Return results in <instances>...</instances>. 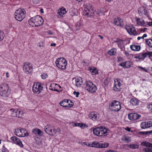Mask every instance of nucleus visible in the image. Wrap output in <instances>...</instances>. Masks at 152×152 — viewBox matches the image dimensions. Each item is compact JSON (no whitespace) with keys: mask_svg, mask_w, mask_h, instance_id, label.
<instances>
[{"mask_svg":"<svg viewBox=\"0 0 152 152\" xmlns=\"http://www.w3.org/2000/svg\"><path fill=\"white\" fill-rule=\"evenodd\" d=\"M93 132L97 136H105L110 132V131L104 126H100L94 129Z\"/></svg>","mask_w":152,"mask_h":152,"instance_id":"f257e3e1","label":"nucleus"},{"mask_svg":"<svg viewBox=\"0 0 152 152\" xmlns=\"http://www.w3.org/2000/svg\"><path fill=\"white\" fill-rule=\"evenodd\" d=\"M43 22V19L39 15L31 18L28 20L29 25L32 27L39 26L42 25Z\"/></svg>","mask_w":152,"mask_h":152,"instance_id":"f03ea898","label":"nucleus"},{"mask_svg":"<svg viewBox=\"0 0 152 152\" xmlns=\"http://www.w3.org/2000/svg\"><path fill=\"white\" fill-rule=\"evenodd\" d=\"M26 13V11L24 9L19 8L15 12V18L16 20L21 21L25 18Z\"/></svg>","mask_w":152,"mask_h":152,"instance_id":"7ed1b4c3","label":"nucleus"},{"mask_svg":"<svg viewBox=\"0 0 152 152\" xmlns=\"http://www.w3.org/2000/svg\"><path fill=\"white\" fill-rule=\"evenodd\" d=\"M55 63L56 66L61 69L65 70L66 68L67 61L63 57L58 58L55 61Z\"/></svg>","mask_w":152,"mask_h":152,"instance_id":"20e7f679","label":"nucleus"},{"mask_svg":"<svg viewBox=\"0 0 152 152\" xmlns=\"http://www.w3.org/2000/svg\"><path fill=\"white\" fill-rule=\"evenodd\" d=\"M121 108L120 103L116 100L112 101L109 105L110 109L113 111L118 112L120 110Z\"/></svg>","mask_w":152,"mask_h":152,"instance_id":"39448f33","label":"nucleus"},{"mask_svg":"<svg viewBox=\"0 0 152 152\" xmlns=\"http://www.w3.org/2000/svg\"><path fill=\"white\" fill-rule=\"evenodd\" d=\"M95 12L92 7L90 5L88 4L85 7L83 15L87 17H90L94 15Z\"/></svg>","mask_w":152,"mask_h":152,"instance_id":"423d86ee","label":"nucleus"},{"mask_svg":"<svg viewBox=\"0 0 152 152\" xmlns=\"http://www.w3.org/2000/svg\"><path fill=\"white\" fill-rule=\"evenodd\" d=\"M86 90L91 94L96 92L97 88L96 86L90 81H87L86 83Z\"/></svg>","mask_w":152,"mask_h":152,"instance_id":"0eeeda50","label":"nucleus"},{"mask_svg":"<svg viewBox=\"0 0 152 152\" xmlns=\"http://www.w3.org/2000/svg\"><path fill=\"white\" fill-rule=\"evenodd\" d=\"M44 130L46 133L51 136L54 135L56 133L55 127L51 125H47L45 126Z\"/></svg>","mask_w":152,"mask_h":152,"instance_id":"6e6552de","label":"nucleus"},{"mask_svg":"<svg viewBox=\"0 0 152 152\" xmlns=\"http://www.w3.org/2000/svg\"><path fill=\"white\" fill-rule=\"evenodd\" d=\"M14 132L15 135L19 137H24L28 135L27 131L23 129H15L14 130Z\"/></svg>","mask_w":152,"mask_h":152,"instance_id":"1a4fd4ad","label":"nucleus"},{"mask_svg":"<svg viewBox=\"0 0 152 152\" xmlns=\"http://www.w3.org/2000/svg\"><path fill=\"white\" fill-rule=\"evenodd\" d=\"M43 87L40 83L35 82L32 87L33 92L36 94H39L43 89Z\"/></svg>","mask_w":152,"mask_h":152,"instance_id":"9d476101","label":"nucleus"},{"mask_svg":"<svg viewBox=\"0 0 152 152\" xmlns=\"http://www.w3.org/2000/svg\"><path fill=\"white\" fill-rule=\"evenodd\" d=\"M138 13L140 16L143 18L149 17L148 12L145 7H142L138 8Z\"/></svg>","mask_w":152,"mask_h":152,"instance_id":"9b49d317","label":"nucleus"},{"mask_svg":"<svg viewBox=\"0 0 152 152\" xmlns=\"http://www.w3.org/2000/svg\"><path fill=\"white\" fill-rule=\"evenodd\" d=\"M122 82L119 79H116L114 80L113 90L115 91H119L121 89Z\"/></svg>","mask_w":152,"mask_h":152,"instance_id":"f8f14e48","label":"nucleus"},{"mask_svg":"<svg viewBox=\"0 0 152 152\" xmlns=\"http://www.w3.org/2000/svg\"><path fill=\"white\" fill-rule=\"evenodd\" d=\"M23 70L24 72L26 74H30L33 70L32 65L29 63H25L23 66Z\"/></svg>","mask_w":152,"mask_h":152,"instance_id":"ddd939ff","label":"nucleus"},{"mask_svg":"<svg viewBox=\"0 0 152 152\" xmlns=\"http://www.w3.org/2000/svg\"><path fill=\"white\" fill-rule=\"evenodd\" d=\"M60 105L64 107H72L73 105V103L70 100L65 99L61 101L60 103Z\"/></svg>","mask_w":152,"mask_h":152,"instance_id":"4468645a","label":"nucleus"},{"mask_svg":"<svg viewBox=\"0 0 152 152\" xmlns=\"http://www.w3.org/2000/svg\"><path fill=\"white\" fill-rule=\"evenodd\" d=\"M9 112L11 113V115L14 117H20V115H22L23 112L18 110L17 109H12L9 110Z\"/></svg>","mask_w":152,"mask_h":152,"instance_id":"2eb2a0df","label":"nucleus"},{"mask_svg":"<svg viewBox=\"0 0 152 152\" xmlns=\"http://www.w3.org/2000/svg\"><path fill=\"white\" fill-rule=\"evenodd\" d=\"M125 28L127 31L130 34L135 35L137 34L136 31L132 25H126L125 26Z\"/></svg>","mask_w":152,"mask_h":152,"instance_id":"dca6fc26","label":"nucleus"},{"mask_svg":"<svg viewBox=\"0 0 152 152\" xmlns=\"http://www.w3.org/2000/svg\"><path fill=\"white\" fill-rule=\"evenodd\" d=\"M8 89V85L7 83H1L0 85V95L5 94Z\"/></svg>","mask_w":152,"mask_h":152,"instance_id":"f3484780","label":"nucleus"},{"mask_svg":"<svg viewBox=\"0 0 152 152\" xmlns=\"http://www.w3.org/2000/svg\"><path fill=\"white\" fill-rule=\"evenodd\" d=\"M141 144L146 147L143 149V151L145 152H152V144L147 142H142Z\"/></svg>","mask_w":152,"mask_h":152,"instance_id":"a211bd4d","label":"nucleus"},{"mask_svg":"<svg viewBox=\"0 0 152 152\" xmlns=\"http://www.w3.org/2000/svg\"><path fill=\"white\" fill-rule=\"evenodd\" d=\"M141 117L140 115L134 113H130L128 115V118L132 121H136Z\"/></svg>","mask_w":152,"mask_h":152,"instance_id":"6ab92c4d","label":"nucleus"},{"mask_svg":"<svg viewBox=\"0 0 152 152\" xmlns=\"http://www.w3.org/2000/svg\"><path fill=\"white\" fill-rule=\"evenodd\" d=\"M89 118L94 121H98L99 119V114L95 112H91L89 115Z\"/></svg>","mask_w":152,"mask_h":152,"instance_id":"aec40b11","label":"nucleus"},{"mask_svg":"<svg viewBox=\"0 0 152 152\" xmlns=\"http://www.w3.org/2000/svg\"><path fill=\"white\" fill-rule=\"evenodd\" d=\"M67 12L66 9L64 7L59 8L57 10V15L58 18H60L63 16Z\"/></svg>","mask_w":152,"mask_h":152,"instance_id":"412c9836","label":"nucleus"},{"mask_svg":"<svg viewBox=\"0 0 152 152\" xmlns=\"http://www.w3.org/2000/svg\"><path fill=\"white\" fill-rule=\"evenodd\" d=\"M135 20L137 26H146V23H145V22L144 20L137 17L135 18Z\"/></svg>","mask_w":152,"mask_h":152,"instance_id":"4be33fe9","label":"nucleus"},{"mask_svg":"<svg viewBox=\"0 0 152 152\" xmlns=\"http://www.w3.org/2000/svg\"><path fill=\"white\" fill-rule=\"evenodd\" d=\"M73 84L77 87L80 86L83 84L82 78L80 77H76L73 79Z\"/></svg>","mask_w":152,"mask_h":152,"instance_id":"5701e85b","label":"nucleus"},{"mask_svg":"<svg viewBox=\"0 0 152 152\" xmlns=\"http://www.w3.org/2000/svg\"><path fill=\"white\" fill-rule=\"evenodd\" d=\"M11 140L13 141L15 144H16L21 147H23V144L22 142L17 137L15 136L11 137L10 138Z\"/></svg>","mask_w":152,"mask_h":152,"instance_id":"b1692460","label":"nucleus"},{"mask_svg":"<svg viewBox=\"0 0 152 152\" xmlns=\"http://www.w3.org/2000/svg\"><path fill=\"white\" fill-rule=\"evenodd\" d=\"M152 126V123L150 121H144L141 123L140 126L142 129H145Z\"/></svg>","mask_w":152,"mask_h":152,"instance_id":"393cba45","label":"nucleus"},{"mask_svg":"<svg viewBox=\"0 0 152 152\" xmlns=\"http://www.w3.org/2000/svg\"><path fill=\"white\" fill-rule=\"evenodd\" d=\"M61 87L59 85L54 83H51L49 87V89L51 90L58 91Z\"/></svg>","mask_w":152,"mask_h":152,"instance_id":"a878e982","label":"nucleus"},{"mask_svg":"<svg viewBox=\"0 0 152 152\" xmlns=\"http://www.w3.org/2000/svg\"><path fill=\"white\" fill-rule=\"evenodd\" d=\"M114 23L115 25L122 27L124 26V23L123 20L119 18H115L114 20Z\"/></svg>","mask_w":152,"mask_h":152,"instance_id":"bb28decb","label":"nucleus"},{"mask_svg":"<svg viewBox=\"0 0 152 152\" xmlns=\"http://www.w3.org/2000/svg\"><path fill=\"white\" fill-rule=\"evenodd\" d=\"M132 65V63L130 61H126L121 63L119 64V65L124 68H130Z\"/></svg>","mask_w":152,"mask_h":152,"instance_id":"cd10ccee","label":"nucleus"},{"mask_svg":"<svg viewBox=\"0 0 152 152\" xmlns=\"http://www.w3.org/2000/svg\"><path fill=\"white\" fill-rule=\"evenodd\" d=\"M117 42H118V47L121 49V50H124V41L121 39H118L117 40Z\"/></svg>","mask_w":152,"mask_h":152,"instance_id":"c85d7f7f","label":"nucleus"},{"mask_svg":"<svg viewBox=\"0 0 152 152\" xmlns=\"http://www.w3.org/2000/svg\"><path fill=\"white\" fill-rule=\"evenodd\" d=\"M32 132L36 135L42 136L43 134V132L40 129L37 128L33 129Z\"/></svg>","mask_w":152,"mask_h":152,"instance_id":"c756f323","label":"nucleus"},{"mask_svg":"<svg viewBox=\"0 0 152 152\" xmlns=\"http://www.w3.org/2000/svg\"><path fill=\"white\" fill-rule=\"evenodd\" d=\"M134 58H135L138 59L139 60H143L145 58L144 53L139 54L135 56Z\"/></svg>","mask_w":152,"mask_h":152,"instance_id":"7c9ffc66","label":"nucleus"},{"mask_svg":"<svg viewBox=\"0 0 152 152\" xmlns=\"http://www.w3.org/2000/svg\"><path fill=\"white\" fill-rule=\"evenodd\" d=\"M88 69L93 75H95L98 73V70L96 67H89Z\"/></svg>","mask_w":152,"mask_h":152,"instance_id":"2f4dec72","label":"nucleus"},{"mask_svg":"<svg viewBox=\"0 0 152 152\" xmlns=\"http://www.w3.org/2000/svg\"><path fill=\"white\" fill-rule=\"evenodd\" d=\"M100 145V143L94 141L92 142V143H90V145H89V147L100 148L101 147Z\"/></svg>","mask_w":152,"mask_h":152,"instance_id":"473e14b6","label":"nucleus"},{"mask_svg":"<svg viewBox=\"0 0 152 152\" xmlns=\"http://www.w3.org/2000/svg\"><path fill=\"white\" fill-rule=\"evenodd\" d=\"M130 48L132 50L134 51H139L140 49V46L136 45H130Z\"/></svg>","mask_w":152,"mask_h":152,"instance_id":"72a5a7b5","label":"nucleus"},{"mask_svg":"<svg viewBox=\"0 0 152 152\" xmlns=\"http://www.w3.org/2000/svg\"><path fill=\"white\" fill-rule=\"evenodd\" d=\"M121 140L125 143H129L131 141V138L126 136H124L121 138Z\"/></svg>","mask_w":152,"mask_h":152,"instance_id":"f704fd0d","label":"nucleus"},{"mask_svg":"<svg viewBox=\"0 0 152 152\" xmlns=\"http://www.w3.org/2000/svg\"><path fill=\"white\" fill-rule=\"evenodd\" d=\"M130 103L133 105H138L139 104L138 99L136 98H132L130 100Z\"/></svg>","mask_w":152,"mask_h":152,"instance_id":"c9c22d12","label":"nucleus"},{"mask_svg":"<svg viewBox=\"0 0 152 152\" xmlns=\"http://www.w3.org/2000/svg\"><path fill=\"white\" fill-rule=\"evenodd\" d=\"M117 50L115 48H112L108 51V54L110 56L114 55L116 54Z\"/></svg>","mask_w":152,"mask_h":152,"instance_id":"e433bc0d","label":"nucleus"},{"mask_svg":"<svg viewBox=\"0 0 152 152\" xmlns=\"http://www.w3.org/2000/svg\"><path fill=\"white\" fill-rule=\"evenodd\" d=\"M106 12L105 9L102 8L99 10H98L96 13L99 15L100 16L104 14V13Z\"/></svg>","mask_w":152,"mask_h":152,"instance_id":"4c0bfd02","label":"nucleus"},{"mask_svg":"<svg viewBox=\"0 0 152 152\" xmlns=\"http://www.w3.org/2000/svg\"><path fill=\"white\" fill-rule=\"evenodd\" d=\"M77 10L74 8H71L69 11L70 15L72 16H73L76 15Z\"/></svg>","mask_w":152,"mask_h":152,"instance_id":"58836bf2","label":"nucleus"},{"mask_svg":"<svg viewBox=\"0 0 152 152\" xmlns=\"http://www.w3.org/2000/svg\"><path fill=\"white\" fill-rule=\"evenodd\" d=\"M82 27V23L80 21L77 22L76 25V28L77 30H79Z\"/></svg>","mask_w":152,"mask_h":152,"instance_id":"ea45409f","label":"nucleus"},{"mask_svg":"<svg viewBox=\"0 0 152 152\" xmlns=\"http://www.w3.org/2000/svg\"><path fill=\"white\" fill-rule=\"evenodd\" d=\"M145 58L148 57L150 58L152 57V51H147L144 53Z\"/></svg>","mask_w":152,"mask_h":152,"instance_id":"a19ab883","label":"nucleus"},{"mask_svg":"<svg viewBox=\"0 0 152 152\" xmlns=\"http://www.w3.org/2000/svg\"><path fill=\"white\" fill-rule=\"evenodd\" d=\"M146 42L149 47L152 48V39H147L146 40Z\"/></svg>","mask_w":152,"mask_h":152,"instance_id":"79ce46f5","label":"nucleus"},{"mask_svg":"<svg viewBox=\"0 0 152 152\" xmlns=\"http://www.w3.org/2000/svg\"><path fill=\"white\" fill-rule=\"evenodd\" d=\"M138 145H137L132 144L129 145V147L132 149L138 148Z\"/></svg>","mask_w":152,"mask_h":152,"instance_id":"37998d69","label":"nucleus"},{"mask_svg":"<svg viewBox=\"0 0 152 152\" xmlns=\"http://www.w3.org/2000/svg\"><path fill=\"white\" fill-rule=\"evenodd\" d=\"M138 69L142 71H144L145 72H148V70H147L145 67H143L141 66H138Z\"/></svg>","mask_w":152,"mask_h":152,"instance_id":"c03bdc74","label":"nucleus"},{"mask_svg":"<svg viewBox=\"0 0 152 152\" xmlns=\"http://www.w3.org/2000/svg\"><path fill=\"white\" fill-rule=\"evenodd\" d=\"M88 127V125L83 123H81L80 127L81 129H83L85 128H87Z\"/></svg>","mask_w":152,"mask_h":152,"instance_id":"a18cd8bd","label":"nucleus"},{"mask_svg":"<svg viewBox=\"0 0 152 152\" xmlns=\"http://www.w3.org/2000/svg\"><path fill=\"white\" fill-rule=\"evenodd\" d=\"M147 107L149 111L152 112V103L148 104Z\"/></svg>","mask_w":152,"mask_h":152,"instance_id":"49530a36","label":"nucleus"},{"mask_svg":"<svg viewBox=\"0 0 152 152\" xmlns=\"http://www.w3.org/2000/svg\"><path fill=\"white\" fill-rule=\"evenodd\" d=\"M101 147L100 148H106L108 147L109 145L107 143H104V144H102L100 143V145Z\"/></svg>","mask_w":152,"mask_h":152,"instance_id":"de8ad7c7","label":"nucleus"},{"mask_svg":"<svg viewBox=\"0 0 152 152\" xmlns=\"http://www.w3.org/2000/svg\"><path fill=\"white\" fill-rule=\"evenodd\" d=\"M4 34L3 32L0 31V41L3 39Z\"/></svg>","mask_w":152,"mask_h":152,"instance_id":"09e8293b","label":"nucleus"},{"mask_svg":"<svg viewBox=\"0 0 152 152\" xmlns=\"http://www.w3.org/2000/svg\"><path fill=\"white\" fill-rule=\"evenodd\" d=\"M41 76L42 79H45L47 77L48 75L46 74L43 73L41 75Z\"/></svg>","mask_w":152,"mask_h":152,"instance_id":"8fccbe9b","label":"nucleus"},{"mask_svg":"<svg viewBox=\"0 0 152 152\" xmlns=\"http://www.w3.org/2000/svg\"><path fill=\"white\" fill-rule=\"evenodd\" d=\"M41 1V0H33V1L34 4H39Z\"/></svg>","mask_w":152,"mask_h":152,"instance_id":"3c124183","label":"nucleus"},{"mask_svg":"<svg viewBox=\"0 0 152 152\" xmlns=\"http://www.w3.org/2000/svg\"><path fill=\"white\" fill-rule=\"evenodd\" d=\"M145 23H146V26L147 27L148 26H152V22H145Z\"/></svg>","mask_w":152,"mask_h":152,"instance_id":"603ef678","label":"nucleus"},{"mask_svg":"<svg viewBox=\"0 0 152 152\" xmlns=\"http://www.w3.org/2000/svg\"><path fill=\"white\" fill-rule=\"evenodd\" d=\"M80 123H74L73 125V126H79L80 127Z\"/></svg>","mask_w":152,"mask_h":152,"instance_id":"864d4df0","label":"nucleus"},{"mask_svg":"<svg viewBox=\"0 0 152 152\" xmlns=\"http://www.w3.org/2000/svg\"><path fill=\"white\" fill-rule=\"evenodd\" d=\"M2 151L3 152H7L8 150L6 148H5L3 146L2 149Z\"/></svg>","mask_w":152,"mask_h":152,"instance_id":"5fc2aeb1","label":"nucleus"},{"mask_svg":"<svg viewBox=\"0 0 152 152\" xmlns=\"http://www.w3.org/2000/svg\"><path fill=\"white\" fill-rule=\"evenodd\" d=\"M142 133L143 134H144V133H145V134H152V130H151L149 131L146 132H142Z\"/></svg>","mask_w":152,"mask_h":152,"instance_id":"6e6d98bb","label":"nucleus"},{"mask_svg":"<svg viewBox=\"0 0 152 152\" xmlns=\"http://www.w3.org/2000/svg\"><path fill=\"white\" fill-rule=\"evenodd\" d=\"M83 145H85L89 147V145H90V143H89L86 142H83L82 144Z\"/></svg>","mask_w":152,"mask_h":152,"instance_id":"4d7b16f0","label":"nucleus"},{"mask_svg":"<svg viewBox=\"0 0 152 152\" xmlns=\"http://www.w3.org/2000/svg\"><path fill=\"white\" fill-rule=\"evenodd\" d=\"M73 94L74 95H79L80 94V93L79 92H76V91H74L73 92Z\"/></svg>","mask_w":152,"mask_h":152,"instance_id":"13d9d810","label":"nucleus"},{"mask_svg":"<svg viewBox=\"0 0 152 152\" xmlns=\"http://www.w3.org/2000/svg\"><path fill=\"white\" fill-rule=\"evenodd\" d=\"M47 33V34L49 35H53V33L50 31H48Z\"/></svg>","mask_w":152,"mask_h":152,"instance_id":"bf43d9fd","label":"nucleus"},{"mask_svg":"<svg viewBox=\"0 0 152 152\" xmlns=\"http://www.w3.org/2000/svg\"><path fill=\"white\" fill-rule=\"evenodd\" d=\"M124 53L126 56H128L129 55V53L126 51H124Z\"/></svg>","mask_w":152,"mask_h":152,"instance_id":"052dcab7","label":"nucleus"},{"mask_svg":"<svg viewBox=\"0 0 152 152\" xmlns=\"http://www.w3.org/2000/svg\"><path fill=\"white\" fill-rule=\"evenodd\" d=\"M6 77L7 78L10 77V75L9 72H7L6 74Z\"/></svg>","mask_w":152,"mask_h":152,"instance_id":"680f3d73","label":"nucleus"},{"mask_svg":"<svg viewBox=\"0 0 152 152\" xmlns=\"http://www.w3.org/2000/svg\"><path fill=\"white\" fill-rule=\"evenodd\" d=\"M125 129L128 131V132L131 131V129L128 127L125 128Z\"/></svg>","mask_w":152,"mask_h":152,"instance_id":"e2e57ef3","label":"nucleus"},{"mask_svg":"<svg viewBox=\"0 0 152 152\" xmlns=\"http://www.w3.org/2000/svg\"><path fill=\"white\" fill-rule=\"evenodd\" d=\"M56 132L59 133L60 134L61 133V130L60 129L58 128L56 130Z\"/></svg>","mask_w":152,"mask_h":152,"instance_id":"0e129e2a","label":"nucleus"},{"mask_svg":"<svg viewBox=\"0 0 152 152\" xmlns=\"http://www.w3.org/2000/svg\"><path fill=\"white\" fill-rule=\"evenodd\" d=\"M3 106V104H2L0 102V110H1V109L2 108Z\"/></svg>","mask_w":152,"mask_h":152,"instance_id":"69168bd1","label":"nucleus"},{"mask_svg":"<svg viewBox=\"0 0 152 152\" xmlns=\"http://www.w3.org/2000/svg\"><path fill=\"white\" fill-rule=\"evenodd\" d=\"M56 45V44L55 43H52L50 45L51 46H55Z\"/></svg>","mask_w":152,"mask_h":152,"instance_id":"338daca9","label":"nucleus"},{"mask_svg":"<svg viewBox=\"0 0 152 152\" xmlns=\"http://www.w3.org/2000/svg\"><path fill=\"white\" fill-rule=\"evenodd\" d=\"M147 29V28H143V29H142L141 31H143V32H144L145 31V30Z\"/></svg>","mask_w":152,"mask_h":152,"instance_id":"774afa93","label":"nucleus"}]
</instances>
